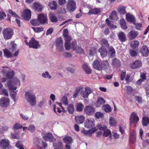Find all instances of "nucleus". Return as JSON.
<instances>
[{
	"label": "nucleus",
	"instance_id": "f257e3e1",
	"mask_svg": "<svg viewBox=\"0 0 149 149\" xmlns=\"http://www.w3.org/2000/svg\"><path fill=\"white\" fill-rule=\"evenodd\" d=\"M26 99L31 106H35L36 103V97L35 95L27 91L25 94Z\"/></svg>",
	"mask_w": 149,
	"mask_h": 149
},
{
	"label": "nucleus",
	"instance_id": "f03ea898",
	"mask_svg": "<svg viewBox=\"0 0 149 149\" xmlns=\"http://www.w3.org/2000/svg\"><path fill=\"white\" fill-rule=\"evenodd\" d=\"M24 42L26 44L29 46L30 48L37 49L40 47L39 42L33 38H32L29 42L26 40H25Z\"/></svg>",
	"mask_w": 149,
	"mask_h": 149
},
{
	"label": "nucleus",
	"instance_id": "7ed1b4c3",
	"mask_svg": "<svg viewBox=\"0 0 149 149\" xmlns=\"http://www.w3.org/2000/svg\"><path fill=\"white\" fill-rule=\"evenodd\" d=\"M3 34L5 39L7 40L11 38L13 35V31L10 28H4L3 31Z\"/></svg>",
	"mask_w": 149,
	"mask_h": 149
},
{
	"label": "nucleus",
	"instance_id": "20e7f679",
	"mask_svg": "<svg viewBox=\"0 0 149 149\" xmlns=\"http://www.w3.org/2000/svg\"><path fill=\"white\" fill-rule=\"evenodd\" d=\"M66 8L70 12H73L76 8V3L73 0H69L66 4Z\"/></svg>",
	"mask_w": 149,
	"mask_h": 149
},
{
	"label": "nucleus",
	"instance_id": "39448f33",
	"mask_svg": "<svg viewBox=\"0 0 149 149\" xmlns=\"http://www.w3.org/2000/svg\"><path fill=\"white\" fill-rule=\"evenodd\" d=\"M0 147L3 149H9L11 148L10 141L8 139H4L0 141Z\"/></svg>",
	"mask_w": 149,
	"mask_h": 149
},
{
	"label": "nucleus",
	"instance_id": "423d86ee",
	"mask_svg": "<svg viewBox=\"0 0 149 149\" xmlns=\"http://www.w3.org/2000/svg\"><path fill=\"white\" fill-rule=\"evenodd\" d=\"M85 113L88 115H92L94 114L95 108L93 106L89 105L85 107L84 109Z\"/></svg>",
	"mask_w": 149,
	"mask_h": 149
},
{
	"label": "nucleus",
	"instance_id": "0eeeda50",
	"mask_svg": "<svg viewBox=\"0 0 149 149\" xmlns=\"http://www.w3.org/2000/svg\"><path fill=\"white\" fill-rule=\"evenodd\" d=\"M95 120L93 118H88L84 123V126L87 128L93 127L95 126Z\"/></svg>",
	"mask_w": 149,
	"mask_h": 149
},
{
	"label": "nucleus",
	"instance_id": "6e6552de",
	"mask_svg": "<svg viewBox=\"0 0 149 149\" xmlns=\"http://www.w3.org/2000/svg\"><path fill=\"white\" fill-rule=\"evenodd\" d=\"M140 53L142 56L146 57L149 55V49L146 45H143L140 48L139 50Z\"/></svg>",
	"mask_w": 149,
	"mask_h": 149
},
{
	"label": "nucleus",
	"instance_id": "1a4fd4ad",
	"mask_svg": "<svg viewBox=\"0 0 149 149\" xmlns=\"http://www.w3.org/2000/svg\"><path fill=\"white\" fill-rule=\"evenodd\" d=\"M56 45L57 47L60 51H62L63 49V41L62 38L60 37L57 38L55 41Z\"/></svg>",
	"mask_w": 149,
	"mask_h": 149
},
{
	"label": "nucleus",
	"instance_id": "9d476101",
	"mask_svg": "<svg viewBox=\"0 0 149 149\" xmlns=\"http://www.w3.org/2000/svg\"><path fill=\"white\" fill-rule=\"evenodd\" d=\"M9 101L8 98L2 97L0 99V106L2 107H7L9 105Z\"/></svg>",
	"mask_w": 149,
	"mask_h": 149
},
{
	"label": "nucleus",
	"instance_id": "9b49d317",
	"mask_svg": "<svg viewBox=\"0 0 149 149\" xmlns=\"http://www.w3.org/2000/svg\"><path fill=\"white\" fill-rule=\"evenodd\" d=\"M139 120V118L136 114L134 112H132L130 118V124H132L133 122L136 123Z\"/></svg>",
	"mask_w": 149,
	"mask_h": 149
},
{
	"label": "nucleus",
	"instance_id": "f8f14e48",
	"mask_svg": "<svg viewBox=\"0 0 149 149\" xmlns=\"http://www.w3.org/2000/svg\"><path fill=\"white\" fill-rule=\"evenodd\" d=\"M142 65L141 61L137 60L130 64V66L132 69H135L140 68Z\"/></svg>",
	"mask_w": 149,
	"mask_h": 149
},
{
	"label": "nucleus",
	"instance_id": "ddd939ff",
	"mask_svg": "<svg viewBox=\"0 0 149 149\" xmlns=\"http://www.w3.org/2000/svg\"><path fill=\"white\" fill-rule=\"evenodd\" d=\"M22 16L25 20L29 21L31 17V12L30 10L29 9L25 10Z\"/></svg>",
	"mask_w": 149,
	"mask_h": 149
},
{
	"label": "nucleus",
	"instance_id": "4468645a",
	"mask_svg": "<svg viewBox=\"0 0 149 149\" xmlns=\"http://www.w3.org/2000/svg\"><path fill=\"white\" fill-rule=\"evenodd\" d=\"M93 67L94 69L100 71L102 70V62L98 60H96L93 63Z\"/></svg>",
	"mask_w": 149,
	"mask_h": 149
},
{
	"label": "nucleus",
	"instance_id": "2eb2a0df",
	"mask_svg": "<svg viewBox=\"0 0 149 149\" xmlns=\"http://www.w3.org/2000/svg\"><path fill=\"white\" fill-rule=\"evenodd\" d=\"M38 19L41 24H44L47 21V15L42 13L38 15Z\"/></svg>",
	"mask_w": 149,
	"mask_h": 149
},
{
	"label": "nucleus",
	"instance_id": "dca6fc26",
	"mask_svg": "<svg viewBox=\"0 0 149 149\" xmlns=\"http://www.w3.org/2000/svg\"><path fill=\"white\" fill-rule=\"evenodd\" d=\"M91 92V90L89 88L86 87L85 88L84 91H81V94L83 97L86 98Z\"/></svg>",
	"mask_w": 149,
	"mask_h": 149
},
{
	"label": "nucleus",
	"instance_id": "f3484780",
	"mask_svg": "<svg viewBox=\"0 0 149 149\" xmlns=\"http://www.w3.org/2000/svg\"><path fill=\"white\" fill-rule=\"evenodd\" d=\"M97 129L96 127H95L87 131L85 130H82L81 132L85 135L90 136L92 134L97 131Z\"/></svg>",
	"mask_w": 149,
	"mask_h": 149
},
{
	"label": "nucleus",
	"instance_id": "a211bd4d",
	"mask_svg": "<svg viewBox=\"0 0 149 149\" xmlns=\"http://www.w3.org/2000/svg\"><path fill=\"white\" fill-rule=\"evenodd\" d=\"M107 54L109 56L113 57L115 56L116 54V51L112 46H109L107 48Z\"/></svg>",
	"mask_w": 149,
	"mask_h": 149
},
{
	"label": "nucleus",
	"instance_id": "6ab92c4d",
	"mask_svg": "<svg viewBox=\"0 0 149 149\" xmlns=\"http://www.w3.org/2000/svg\"><path fill=\"white\" fill-rule=\"evenodd\" d=\"M138 34V32L131 31L128 33L127 36L129 40H132L136 38Z\"/></svg>",
	"mask_w": 149,
	"mask_h": 149
},
{
	"label": "nucleus",
	"instance_id": "aec40b11",
	"mask_svg": "<svg viewBox=\"0 0 149 149\" xmlns=\"http://www.w3.org/2000/svg\"><path fill=\"white\" fill-rule=\"evenodd\" d=\"M118 39L122 42H124L126 40L127 38L125 34L123 32L120 31L118 35Z\"/></svg>",
	"mask_w": 149,
	"mask_h": 149
},
{
	"label": "nucleus",
	"instance_id": "412c9836",
	"mask_svg": "<svg viewBox=\"0 0 149 149\" xmlns=\"http://www.w3.org/2000/svg\"><path fill=\"white\" fill-rule=\"evenodd\" d=\"M54 136L51 133L46 134L43 137V139L45 141H53Z\"/></svg>",
	"mask_w": 149,
	"mask_h": 149
},
{
	"label": "nucleus",
	"instance_id": "4be33fe9",
	"mask_svg": "<svg viewBox=\"0 0 149 149\" xmlns=\"http://www.w3.org/2000/svg\"><path fill=\"white\" fill-rule=\"evenodd\" d=\"M126 18L128 22L132 23L133 24H135L136 20L133 15L128 13L126 15Z\"/></svg>",
	"mask_w": 149,
	"mask_h": 149
},
{
	"label": "nucleus",
	"instance_id": "5701e85b",
	"mask_svg": "<svg viewBox=\"0 0 149 149\" xmlns=\"http://www.w3.org/2000/svg\"><path fill=\"white\" fill-rule=\"evenodd\" d=\"M75 119L77 124H80L84 122L85 117L83 116H75Z\"/></svg>",
	"mask_w": 149,
	"mask_h": 149
},
{
	"label": "nucleus",
	"instance_id": "b1692460",
	"mask_svg": "<svg viewBox=\"0 0 149 149\" xmlns=\"http://www.w3.org/2000/svg\"><path fill=\"white\" fill-rule=\"evenodd\" d=\"M4 56L6 57L9 58L13 57V54L9 51L7 49H3Z\"/></svg>",
	"mask_w": 149,
	"mask_h": 149
},
{
	"label": "nucleus",
	"instance_id": "393cba45",
	"mask_svg": "<svg viewBox=\"0 0 149 149\" xmlns=\"http://www.w3.org/2000/svg\"><path fill=\"white\" fill-rule=\"evenodd\" d=\"M98 51L100 53V55L102 57H104L107 54V50L104 47H102L99 49Z\"/></svg>",
	"mask_w": 149,
	"mask_h": 149
},
{
	"label": "nucleus",
	"instance_id": "a878e982",
	"mask_svg": "<svg viewBox=\"0 0 149 149\" xmlns=\"http://www.w3.org/2000/svg\"><path fill=\"white\" fill-rule=\"evenodd\" d=\"M101 12L100 8H95L94 9H91L89 11L88 13L93 15H96L99 14Z\"/></svg>",
	"mask_w": 149,
	"mask_h": 149
},
{
	"label": "nucleus",
	"instance_id": "bb28decb",
	"mask_svg": "<svg viewBox=\"0 0 149 149\" xmlns=\"http://www.w3.org/2000/svg\"><path fill=\"white\" fill-rule=\"evenodd\" d=\"M54 149H63V143L60 141L54 143L53 144Z\"/></svg>",
	"mask_w": 149,
	"mask_h": 149
},
{
	"label": "nucleus",
	"instance_id": "cd10ccee",
	"mask_svg": "<svg viewBox=\"0 0 149 149\" xmlns=\"http://www.w3.org/2000/svg\"><path fill=\"white\" fill-rule=\"evenodd\" d=\"M33 4L35 10L38 12H40L42 10L43 7L40 4L38 3H34Z\"/></svg>",
	"mask_w": 149,
	"mask_h": 149
},
{
	"label": "nucleus",
	"instance_id": "c85d7f7f",
	"mask_svg": "<svg viewBox=\"0 0 149 149\" xmlns=\"http://www.w3.org/2000/svg\"><path fill=\"white\" fill-rule=\"evenodd\" d=\"M102 70L104 68V70L109 69L110 66L107 60H104L102 62Z\"/></svg>",
	"mask_w": 149,
	"mask_h": 149
},
{
	"label": "nucleus",
	"instance_id": "c756f323",
	"mask_svg": "<svg viewBox=\"0 0 149 149\" xmlns=\"http://www.w3.org/2000/svg\"><path fill=\"white\" fill-rule=\"evenodd\" d=\"M105 101L102 97H99L97 101V107H100L102 105L104 104Z\"/></svg>",
	"mask_w": 149,
	"mask_h": 149
},
{
	"label": "nucleus",
	"instance_id": "7c9ffc66",
	"mask_svg": "<svg viewBox=\"0 0 149 149\" xmlns=\"http://www.w3.org/2000/svg\"><path fill=\"white\" fill-rule=\"evenodd\" d=\"M49 5L50 6V9L52 10H56L58 7L56 2L54 1H52V2L49 3Z\"/></svg>",
	"mask_w": 149,
	"mask_h": 149
},
{
	"label": "nucleus",
	"instance_id": "2f4dec72",
	"mask_svg": "<svg viewBox=\"0 0 149 149\" xmlns=\"http://www.w3.org/2000/svg\"><path fill=\"white\" fill-rule=\"evenodd\" d=\"M136 141V134L134 132L131 133L130 136V142L134 144L135 142Z\"/></svg>",
	"mask_w": 149,
	"mask_h": 149
},
{
	"label": "nucleus",
	"instance_id": "473e14b6",
	"mask_svg": "<svg viewBox=\"0 0 149 149\" xmlns=\"http://www.w3.org/2000/svg\"><path fill=\"white\" fill-rule=\"evenodd\" d=\"M126 7L124 6L118 7L117 8V11L120 14H125L126 13Z\"/></svg>",
	"mask_w": 149,
	"mask_h": 149
},
{
	"label": "nucleus",
	"instance_id": "72a5a7b5",
	"mask_svg": "<svg viewBox=\"0 0 149 149\" xmlns=\"http://www.w3.org/2000/svg\"><path fill=\"white\" fill-rule=\"evenodd\" d=\"M49 17L50 21L52 22H56L58 21L57 17L53 13L49 14Z\"/></svg>",
	"mask_w": 149,
	"mask_h": 149
},
{
	"label": "nucleus",
	"instance_id": "f704fd0d",
	"mask_svg": "<svg viewBox=\"0 0 149 149\" xmlns=\"http://www.w3.org/2000/svg\"><path fill=\"white\" fill-rule=\"evenodd\" d=\"M117 18V14L115 10L112 11L111 15L109 16V19L114 20L116 19Z\"/></svg>",
	"mask_w": 149,
	"mask_h": 149
},
{
	"label": "nucleus",
	"instance_id": "c9c22d12",
	"mask_svg": "<svg viewBox=\"0 0 149 149\" xmlns=\"http://www.w3.org/2000/svg\"><path fill=\"white\" fill-rule=\"evenodd\" d=\"M83 69L85 72L87 74H90L91 73L92 70L88 67V66L86 64H84L82 65Z\"/></svg>",
	"mask_w": 149,
	"mask_h": 149
},
{
	"label": "nucleus",
	"instance_id": "e433bc0d",
	"mask_svg": "<svg viewBox=\"0 0 149 149\" xmlns=\"http://www.w3.org/2000/svg\"><path fill=\"white\" fill-rule=\"evenodd\" d=\"M139 45V42L137 40H134L132 41L130 43L131 47L133 49L138 47Z\"/></svg>",
	"mask_w": 149,
	"mask_h": 149
},
{
	"label": "nucleus",
	"instance_id": "4c0bfd02",
	"mask_svg": "<svg viewBox=\"0 0 149 149\" xmlns=\"http://www.w3.org/2000/svg\"><path fill=\"white\" fill-rule=\"evenodd\" d=\"M67 109L69 113L70 114H72L74 112V106L72 104H70L68 105Z\"/></svg>",
	"mask_w": 149,
	"mask_h": 149
},
{
	"label": "nucleus",
	"instance_id": "58836bf2",
	"mask_svg": "<svg viewBox=\"0 0 149 149\" xmlns=\"http://www.w3.org/2000/svg\"><path fill=\"white\" fill-rule=\"evenodd\" d=\"M142 123L143 126H147L149 124V118L143 117L142 118Z\"/></svg>",
	"mask_w": 149,
	"mask_h": 149
},
{
	"label": "nucleus",
	"instance_id": "ea45409f",
	"mask_svg": "<svg viewBox=\"0 0 149 149\" xmlns=\"http://www.w3.org/2000/svg\"><path fill=\"white\" fill-rule=\"evenodd\" d=\"M112 65L116 67L120 66V62L119 60L116 58H114L112 61Z\"/></svg>",
	"mask_w": 149,
	"mask_h": 149
},
{
	"label": "nucleus",
	"instance_id": "a19ab883",
	"mask_svg": "<svg viewBox=\"0 0 149 149\" xmlns=\"http://www.w3.org/2000/svg\"><path fill=\"white\" fill-rule=\"evenodd\" d=\"M109 136V137L111 139V134L110 130L109 129H107L104 131L103 136L105 137H107Z\"/></svg>",
	"mask_w": 149,
	"mask_h": 149
},
{
	"label": "nucleus",
	"instance_id": "79ce46f5",
	"mask_svg": "<svg viewBox=\"0 0 149 149\" xmlns=\"http://www.w3.org/2000/svg\"><path fill=\"white\" fill-rule=\"evenodd\" d=\"M64 142L67 144H70L72 141V138L70 136H66L63 139Z\"/></svg>",
	"mask_w": 149,
	"mask_h": 149
},
{
	"label": "nucleus",
	"instance_id": "37998d69",
	"mask_svg": "<svg viewBox=\"0 0 149 149\" xmlns=\"http://www.w3.org/2000/svg\"><path fill=\"white\" fill-rule=\"evenodd\" d=\"M84 105L81 103H78L76 105V110L79 112L83 110Z\"/></svg>",
	"mask_w": 149,
	"mask_h": 149
},
{
	"label": "nucleus",
	"instance_id": "c03bdc74",
	"mask_svg": "<svg viewBox=\"0 0 149 149\" xmlns=\"http://www.w3.org/2000/svg\"><path fill=\"white\" fill-rule=\"evenodd\" d=\"M120 24L121 28L124 29H126L127 28V26L126 25L125 21L123 19L120 20Z\"/></svg>",
	"mask_w": 149,
	"mask_h": 149
},
{
	"label": "nucleus",
	"instance_id": "a18cd8bd",
	"mask_svg": "<svg viewBox=\"0 0 149 149\" xmlns=\"http://www.w3.org/2000/svg\"><path fill=\"white\" fill-rule=\"evenodd\" d=\"M103 108L104 111L107 113H109L111 111V109L110 106L107 104L104 105L103 106Z\"/></svg>",
	"mask_w": 149,
	"mask_h": 149
},
{
	"label": "nucleus",
	"instance_id": "49530a36",
	"mask_svg": "<svg viewBox=\"0 0 149 149\" xmlns=\"http://www.w3.org/2000/svg\"><path fill=\"white\" fill-rule=\"evenodd\" d=\"M30 22L31 23L33 26L39 25L40 24L38 19H32L31 20Z\"/></svg>",
	"mask_w": 149,
	"mask_h": 149
},
{
	"label": "nucleus",
	"instance_id": "de8ad7c7",
	"mask_svg": "<svg viewBox=\"0 0 149 149\" xmlns=\"http://www.w3.org/2000/svg\"><path fill=\"white\" fill-rule=\"evenodd\" d=\"M11 47L10 49L12 52H13L16 50L17 45L15 43L14 41H11L10 42Z\"/></svg>",
	"mask_w": 149,
	"mask_h": 149
},
{
	"label": "nucleus",
	"instance_id": "09e8293b",
	"mask_svg": "<svg viewBox=\"0 0 149 149\" xmlns=\"http://www.w3.org/2000/svg\"><path fill=\"white\" fill-rule=\"evenodd\" d=\"M129 54L131 57H136L138 54V52L135 50L131 49L129 51Z\"/></svg>",
	"mask_w": 149,
	"mask_h": 149
},
{
	"label": "nucleus",
	"instance_id": "8fccbe9b",
	"mask_svg": "<svg viewBox=\"0 0 149 149\" xmlns=\"http://www.w3.org/2000/svg\"><path fill=\"white\" fill-rule=\"evenodd\" d=\"M101 44L104 45L106 47H108L109 46V44L108 40L105 39L103 38L101 40Z\"/></svg>",
	"mask_w": 149,
	"mask_h": 149
},
{
	"label": "nucleus",
	"instance_id": "3c124183",
	"mask_svg": "<svg viewBox=\"0 0 149 149\" xmlns=\"http://www.w3.org/2000/svg\"><path fill=\"white\" fill-rule=\"evenodd\" d=\"M77 42L76 40L73 41L71 45V48L73 50H77Z\"/></svg>",
	"mask_w": 149,
	"mask_h": 149
},
{
	"label": "nucleus",
	"instance_id": "603ef678",
	"mask_svg": "<svg viewBox=\"0 0 149 149\" xmlns=\"http://www.w3.org/2000/svg\"><path fill=\"white\" fill-rule=\"evenodd\" d=\"M105 21L107 24V25L111 28H115L117 27L116 25H114L111 24V21L108 18L106 19Z\"/></svg>",
	"mask_w": 149,
	"mask_h": 149
},
{
	"label": "nucleus",
	"instance_id": "864d4df0",
	"mask_svg": "<svg viewBox=\"0 0 149 149\" xmlns=\"http://www.w3.org/2000/svg\"><path fill=\"white\" fill-rule=\"evenodd\" d=\"M7 85L10 89L15 90L17 88L16 86H14L13 85L12 82L11 81H8L7 82Z\"/></svg>",
	"mask_w": 149,
	"mask_h": 149
},
{
	"label": "nucleus",
	"instance_id": "5fc2aeb1",
	"mask_svg": "<svg viewBox=\"0 0 149 149\" xmlns=\"http://www.w3.org/2000/svg\"><path fill=\"white\" fill-rule=\"evenodd\" d=\"M14 75V72L13 71H10L8 72L7 73L6 76L8 79H11Z\"/></svg>",
	"mask_w": 149,
	"mask_h": 149
},
{
	"label": "nucleus",
	"instance_id": "6e6d98bb",
	"mask_svg": "<svg viewBox=\"0 0 149 149\" xmlns=\"http://www.w3.org/2000/svg\"><path fill=\"white\" fill-rule=\"evenodd\" d=\"M16 147L19 149H25L22 144L21 141H18L16 144Z\"/></svg>",
	"mask_w": 149,
	"mask_h": 149
},
{
	"label": "nucleus",
	"instance_id": "4d7b16f0",
	"mask_svg": "<svg viewBox=\"0 0 149 149\" xmlns=\"http://www.w3.org/2000/svg\"><path fill=\"white\" fill-rule=\"evenodd\" d=\"M109 123L111 126H115L116 124V122L114 119L112 117L109 118Z\"/></svg>",
	"mask_w": 149,
	"mask_h": 149
},
{
	"label": "nucleus",
	"instance_id": "13d9d810",
	"mask_svg": "<svg viewBox=\"0 0 149 149\" xmlns=\"http://www.w3.org/2000/svg\"><path fill=\"white\" fill-rule=\"evenodd\" d=\"M32 29H33L34 31L36 33H38L43 31V28L42 27H32Z\"/></svg>",
	"mask_w": 149,
	"mask_h": 149
},
{
	"label": "nucleus",
	"instance_id": "bf43d9fd",
	"mask_svg": "<svg viewBox=\"0 0 149 149\" xmlns=\"http://www.w3.org/2000/svg\"><path fill=\"white\" fill-rule=\"evenodd\" d=\"M22 126L21 125L19 124L16 123L14 124L13 127V128L15 130H17L22 128Z\"/></svg>",
	"mask_w": 149,
	"mask_h": 149
},
{
	"label": "nucleus",
	"instance_id": "052dcab7",
	"mask_svg": "<svg viewBox=\"0 0 149 149\" xmlns=\"http://www.w3.org/2000/svg\"><path fill=\"white\" fill-rule=\"evenodd\" d=\"M103 114L100 112H97L95 113V117L98 119L99 118H102L103 117Z\"/></svg>",
	"mask_w": 149,
	"mask_h": 149
},
{
	"label": "nucleus",
	"instance_id": "680f3d73",
	"mask_svg": "<svg viewBox=\"0 0 149 149\" xmlns=\"http://www.w3.org/2000/svg\"><path fill=\"white\" fill-rule=\"evenodd\" d=\"M17 93L15 91H11L10 92V95L11 97L13 98V100L14 101H15L16 95Z\"/></svg>",
	"mask_w": 149,
	"mask_h": 149
},
{
	"label": "nucleus",
	"instance_id": "e2e57ef3",
	"mask_svg": "<svg viewBox=\"0 0 149 149\" xmlns=\"http://www.w3.org/2000/svg\"><path fill=\"white\" fill-rule=\"evenodd\" d=\"M42 76L44 78H48L50 79L51 77V76L49 74L48 72H45L44 73H43L42 74Z\"/></svg>",
	"mask_w": 149,
	"mask_h": 149
},
{
	"label": "nucleus",
	"instance_id": "0e129e2a",
	"mask_svg": "<svg viewBox=\"0 0 149 149\" xmlns=\"http://www.w3.org/2000/svg\"><path fill=\"white\" fill-rule=\"evenodd\" d=\"M28 129L31 132H33L35 131V127L33 125L31 124L29 125V127H28Z\"/></svg>",
	"mask_w": 149,
	"mask_h": 149
},
{
	"label": "nucleus",
	"instance_id": "69168bd1",
	"mask_svg": "<svg viewBox=\"0 0 149 149\" xmlns=\"http://www.w3.org/2000/svg\"><path fill=\"white\" fill-rule=\"evenodd\" d=\"M65 47L66 50H69L71 48V43H65Z\"/></svg>",
	"mask_w": 149,
	"mask_h": 149
},
{
	"label": "nucleus",
	"instance_id": "338daca9",
	"mask_svg": "<svg viewBox=\"0 0 149 149\" xmlns=\"http://www.w3.org/2000/svg\"><path fill=\"white\" fill-rule=\"evenodd\" d=\"M68 31L67 29H65L63 31V36L64 38L65 37H67L69 36L68 35Z\"/></svg>",
	"mask_w": 149,
	"mask_h": 149
},
{
	"label": "nucleus",
	"instance_id": "774afa93",
	"mask_svg": "<svg viewBox=\"0 0 149 149\" xmlns=\"http://www.w3.org/2000/svg\"><path fill=\"white\" fill-rule=\"evenodd\" d=\"M8 13L13 16L15 17H19L18 15L15 12H13L12 10H9L8 11Z\"/></svg>",
	"mask_w": 149,
	"mask_h": 149
}]
</instances>
